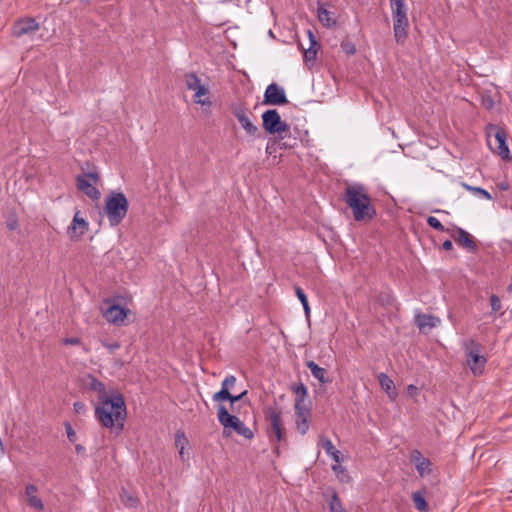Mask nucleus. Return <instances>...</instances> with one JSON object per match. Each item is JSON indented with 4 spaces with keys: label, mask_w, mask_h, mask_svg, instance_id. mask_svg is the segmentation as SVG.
<instances>
[{
    "label": "nucleus",
    "mask_w": 512,
    "mask_h": 512,
    "mask_svg": "<svg viewBox=\"0 0 512 512\" xmlns=\"http://www.w3.org/2000/svg\"><path fill=\"white\" fill-rule=\"evenodd\" d=\"M126 415L125 401L119 392L112 393L110 398L95 405L96 419L105 428L116 429L117 433L123 430Z\"/></svg>",
    "instance_id": "obj_1"
},
{
    "label": "nucleus",
    "mask_w": 512,
    "mask_h": 512,
    "mask_svg": "<svg viewBox=\"0 0 512 512\" xmlns=\"http://www.w3.org/2000/svg\"><path fill=\"white\" fill-rule=\"evenodd\" d=\"M343 199L352 209L356 221L372 219L376 214L375 208L371 204V198L366 188L361 184L347 187Z\"/></svg>",
    "instance_id": "obj_2"
},
{
    "label": "nucleus",
    "mask_w": 512,
    "mask_h": 512,
    "mask_svg": "<svg viewBox=\"0 0 512 512\" xmlns=\"http://www.w3.org/2000/svg\"><path fill=\"white\" fill-rule=\"evenodd\" d=\"M129 202L122 192H111L105 199L104 212L111 227L119 225L126 217Z\"/></svg>",
    "instance_id": "obj_3"
},
{
    "label": "nucleus",
    "mask_w": 512,
    "mask_h": 512,
    "mask_svg": "<svg viewBox=\"0 0 512 512\" xmlns=\"http://www.w3.org/2000/svg\"><path fill=\"white\" fill-rule=\"evenodd\" d=\"M394 38L397 43H403L408 35L409 19L405 0H390Z\"/></svg>",
    "instance_id": "obj_4"
},
{
    "label": "nucleus",
    "mask_w": 512,
    "mask_h": 512,
    "mask_svg": "<svg viewBox=\"0 0 512 512\" xmlns=\"http://www.w3.org/2000/svg\"><path fill=\"white\" fill-rule=\"evenodd\" d=\"M217 419L221 426L223 427L224 434L230 433V431L236 432L238 435L244 437L245 439H252L254 437V433L252 430L247 427L244 422L240 420L239 417L232 415L229 413L228 409L220 404L217 409Z\"/></svg>",
    "instance_id": "obj_5"
},
{
    "label": "nucleus",
    "mask_w": 512,
    "mask_h": 512,
    "mask_svg": "<svg viewBox=\"0 0 512 512\" xmlns=\"http://www.w3.org/2000/svg\"><path fill=\"white\" fill-rule=\"evenodd\" d=\"M463 349L466 356V362L474 375L483 373L487 359L481 355L480 344L474 339H467L463 342Z\"/></svg>",
    "instance_id": "obj_6"
},
{
    "label": "nucleus",
    "mask_w": 512,
    "mask_h": 512,
    "mask_svg": "<svg viewBox=\"0 0 512 512\" xmlns=\"http://www.w3.org/2000/svg\"><path fill=\"white\" fill-rule=\"evenodd\" d=\"M263 128L269 134H278L282 140L289 132V126L286 122L281 120V117L276 109H269L262 114Z\"/></svg>",
    "instance_id": "obj_7"
},
{
    "label": "nucleus",
    "mask_w": 512,
    "mask_h": 512,
    "mask_svg": "<svg viewBox=\"0 0 512 512\" xmlns=\"http://www.w3.org/2000/svg\"><path fill=\"white\" fill-rule=\"evenodd\" d=\"M99 175L96 172L82 173L76 178L77 189L92 200H99L101 193L97 188Z\"/></svg>",
    "instance_id": "obj_8"
},
{
    "label": "nucleus",
    "mask_w": 512,
    "mask_h": 512,
    "mask_svg": "<svg viewBox=\"0 0 512 512\" xmlns=\"http://www.w3.org/2000/svg\"><path fill=\"white\" fill-rule=\"evenodd\" d=\"M185 85L188 90L194 91L193 100L201 106H210L209 88L201 84L200 78L195 73L185 75Z\"/></svg>",
    "instance_id": "obj_9"
},
{
    "label": "nucleus",
    "mask_w": 512,
    "mask_h": 512,
    "mask_svg": "<svg viewBox=\"0 0 512 512\" xmlns=\"http://www.w3.org/2000/svg\"><path fill=\"white\" fill-rule=\"evenodd\" d=\"M488 145L495 151L503 160H510V150L506 143V133L502 129H497L493 138L488 136Z\"/></svg>",
    "instance_id": "obj_10"
},
{
    "label": "nucleus",
    "mask_w": 512,
    "mask_h": 512,
    "mask_svg": "<svg viewBox=\"0 0 512 512\" xmlns=\"http://www.w3.org/2000/svg\"><path fill=\"white\" fill-rule=\"evenodd\" d=\"M294 407L297 430L299 433L304 435L309 429L308 419L311 414L310 408L308 407L306 401H303L302 399H295Z\"/></svg>",
    "instance_id": "obj_11"
},
{
    "label": "nucleus",
    "mask_w": 512,
    "mask_h": 512,
    "mask_svg": "<svg viewBox=\"0 0 512 512\" xmlns=\"http://www.w3.org/2000/svg\"><path fill=\"white\" fill-rule=\"evenodd\" d=\"M264 104L268 105H283L288 103L286 93L283 87L276 83H271L267 86L264 92Z\"/></svg>",
    "instance_id": "obj_12"
},
{
    "label": "nucleus",
    "mask_w": 512,
    "mask_h": 512,
    "mask_svg": "<svg viewBox=\"0 0 512 512\" xmlns=\"http://www.w3.org/2000/svg\"><path fill=\"white\" fill-rule=\"evenodd\" d=\"M265 414L270 424L269 432L275 436L276 441L280 442L283 439L281 411L273 407H268L265 410Z\"/></svg>",
    "instance_id": "obj_13"
},
{
    "label": "nucleus",
    "mask_w": 512,
    "mask_h": 512,
    "mask_svg": "<svg viewBox=\"0 0 512 512\" xmlns=\"http://www.w3.org/2000/svg\"><path fill=\"white\" fill-rule=\"evenodd\" d=\"M89 229V223L80 216L77 211L72 219L71 224L67 228V235L72 241L79 240Z\"/></svg>",
    "instance_id": "obj_14"
},
{
    "label": "nucleus",
    "mask_w": 512,
    "mask_h": 512,
    "mask_svg": "<svg viewBox=\"0 0 512 512\" xmlns=\"http://www.w3.org/2000/svg\"><path fill=\"white\" fill-rule=\"evenodd\" d=\"M102 315L107 322L121 326L124 324L125 318L127 317V310L120 305L113 304L103 310Z\"/></svg>",
    "instance_id": "obj_15"
},
{
    "label": "nucleus",
    "mask_w": 512,
    "mask_h": 512,
    "mask_svg": "<svg viewBox=\"0 0 512 512\" xmlns=\"http://www.w3.org/2000/svg\"><path fill=\"white\" fill-rule=\"evenodd\" d=\"M39 29V24L33 18L20 19L12 27V35L22 37Z\"/></svg>",
    "instance_id": "obj_16"
},
{
    "label": "nucleus",
    "mask_w": 512,
    "mask_h": 512,
    "mask_svg": "<svg viewBox=\"0 0 512 512\" xmlns=\"http://www.w3.org/2000/svg\"><path fill=\"white\" fill-rule=\"evenodd\" d=\"M233 115L236 117L242 128L250 136H255L258 133V127L252 123L247 115L245 108L242 106H235L232 109Z\"/></svg>",
    "instance_id": "obj_17"
},
{
    "label": "nucleus",
    "mask_w": 512,
    "mask_h": 512,
    "mask_svg": "<svg viewBox=\"0 0 512 512\" xmlns=\"http://www.w3.org/2000/svg\"><path fill=\"white\" fill-rule=\"evenodd\" d=\"M410 460L415 465V468L421 477L427 476L431 473V461L428 458L424 457L419 450H413L411 452Z\"/></svg>",
    "instance_id": "obj_18"
},
{
    "label": "nucleus",
    "mask_w": 512,
    "mask_h": 512,
    "mask_svg": "<svg viewBox=\"0 0 512 512\" xmlns=\"http://www.w3.org/2000/svg\"><path fill=\"white\" fill-rule=\"evenodd\" d=\"M414 321L420 331L435 328L440 324V319L438 317L423 313L416 314Z\"/></svg>",
    "instance_id": "obj_19"
},
{
    "label": "nucleus",
    "mask_w": 512,
    "mask_h": 512,
    "mask_svg": "<svg viewBox=\"0 0 512 512\" xmlns=\"http://www.w3.org/2000/svg\"><path fill=\"white\" fill-rule=\"evenodd\" d=\"M87 388L97 393V402L103 401L104 399H108L111 396L107 393L104 383L99 381L92 375L88 376Z\"/></svg>",
    "instance_id": "obj_20"
},
{
    "label": "nucleus",
    "mask_w": 512,
    "mask_h": 512,
    "mask_svg": "<svg viewBox=\"0 0 512 512\" xmlns=\"http://www.w3.org/2000/svg\"><path fill=\"white\" fill-rule=\"evenodd\" d=\"M38 488L34 484H28L25 488L27 496V503L35 510L41 511L44 509V504L40 497L37 496Z\"/></svg>",
    "instance_id": "obj_21"
},
{
    "label": "nucleus",
    "mask_w": 512,
    "mask_h": 512,
    "mask_svg": "<svg viewBox=\"0 0 512 512\" xmlns=\"http://www.w3.org/2000/svg\"><path fill=\"white\" fill-rule=\"evenodd\" d=\"M236 377L234 375H228L221 383V389L214 393L212 400L214 402H220V398L229 397L230 389L235 386Z\"/></svg>",
    "instance_id": "obj_22"
},
{
    "label": "nucleus",
    "mask_w": 512,
    "mask_h": 512,
    "mask_svg": "<svg viewBox=\"0 0 512 512\" xmlns=\"http://www.w3.org/2000/svg\"><path fill=\"white\" fill-rule=\"evenodd\" d=\"M378 381L381 388L385 391L387 396L394 400L398 396L397 390L395 388L393 380L385 373H380L378 375Z\"/></svg>",
    "instance_id": "obj_23"
},
{
    "label": "nucleus",
    "mask_w": 512,
    "mask_h": 512,
    "mask_svg": "<svg viewBox=\"0 0 512 512\" xmlns=\"http://www.w3.org/2000/svg\"><path fill=\"white\" fill-rule=\"evenodd\" d=\"M307 368L310 370L312 376L316 378L320 383L326 384L329 382V378L327 377V371L317 365L314 361L306 362Z\"/></svg>",
    "instance_id": "obj_24"
},
{
    "label": "nucleus",
    "mask_w": 512,
    "mask_h": 512,
    "mask_svg": "<svg viewBox=\"0 0 512 512\" xmlns=\"http://www.w3.org/2000/svg\"><path fill=\"white\" fill-rule=\"evenodd\" d=\"M458 237L455 238L456 242L468 249L469 251H475L477 246L471 239L469 233L462 228H457Z\"/></svg>",
    "instance_id": "obj_25"
},
{
    "label": "nucleus",
    "mask_w": 512,
    "mask_h": 512,
    "mask_svg": "<svg viewBox=\"0 0 512 512\" xmlns=\"http://www.w3.org/2000/svg\"><path fill=\"white\" fill-rule=\"evenodd\" d=\"M310 46L307 49H304V59L305 61H314L317 55L316 46L318 45L317 40L311 30L307 31Z\"/></svg>",
    "instance_id": "obj_26"
},
{
    "label": "nucleus",
    "mask_w": 512,
    "mask_h": 512,
    "mask_svg": "<svg viewBox=\"0 0 512 512\" xmlns=\"http://www.w3.org/2000/svg\"><path fill=\"white\" fill-rule=\"evenodd\" d=\"M321 445L326 454L329 455L335 463H340L341 453L337 450L330 439H321Z\"/></svg>",
    "instance_id": "obj_27"
},
{
    "label": "nucleus",
    "mask_w": 512,
    "mask_h": 512,
    "mask_svg": "<svg viewBox=\"0 0 512 512\" xmlns=\"http://www.w3.org/2000/svg\"><path fill=\"white\" fill-rule=\"evenodd\" d=\"M120 500L122 504L127 508H136L139 504V499L125 489H123L120 494Z\"/></svg>",
    "instance_id": "obj_28"
},
{
    "label": "nucleus",
    "mask_w": 512,
    "mask_h": 512,
    "mask_svg": "<svg viewBox=\"0 0 512 512\" xmlns=\"http://www.w3.org/2000/svg\"><path fill=\"white\" fill-rule=\"evenodd\" d=\"M319 21L326 27H332L336 21L331 17L330 12L323 6L318 7L317 11Z\"/></svg>",
    "instance_id": "obj_29"
},
{
    "label": "nucleus",
    "mask_w": 512,
    "mask_h": 512,
    "mask_svg": "<svg viewBox=\"0 0 512 512\" xmlns=\"http://www.w3.org/2000/svg\"><path fill=\"white\" fill-rule=\"evenodd\" d=\"M412 499L414 502L415 507L422 512H425L428 510V504L425 500L424 493L421 491H415L412 494Z\"/></svg>",
    "instance_id": "obj_30"
},
{
    "label": "nucleus",
    "mask_w": 512,
    "mask_h": 512,
    "mask_svg": "<svg viewBox=\"0 0 512 512\" xmlns=\"http://www.w3.org/2000/svg\"><path fill=\"white\" fill-rule=\"evenodd\" d=\"M295 293L303 306L306 317L309 318L310 317V306H309L306 294L299 286L295 287Z\"/></svg>",
    "instance_id": "obj_31"
},
{
    "label": "nucleus",
    "mask_w": 512,
    "mask_h": 512,
    "mask_svg": "<svg viewBox=\"0 0 512 512\" xmlns=\"http://www.w3.org/2000/svg\"><path fill=\"white\" fill-rule=\"evenodd\" d=\"M329 508L331 512H346V510L343 508L340 498L338 497L337 493H333Z\"/></svg>",
    "instance_id": "obj_32"
},
{
    "label": "nucleus",
    "mask_w": 512,
    "mask_h": 512,
    "mask_svg": "<svg viewBox=\"0 0 512 512\" xmlns=\"http://www.w3.org/2000/svg\"><path fill=\"white\" fill-rule=\"evenodd\" d=\"M175 445L176 447L179 449L181 448V450H185V448L187 447L188 445V440L184 434V432L182 431H177L175 433Z\"/></svg>",
    "instance_id": "obj_33"
},
{
    "label": "nucleus",
    "mask_w": 512,
    "mask_h": 512,
    "mask_svg": "<svg viewBox=\"0 0 512 512\" xmlns=\"http://www.w3.org/2000/svg\"><path fill=\"white\" fill-rule=\"evenodd\" d=\"M464 187L469 190V191H472L474 194H478V195H481L483 198H485L486 200H491L492 199V196L491 194L483 189V188H480V187H473V186H469V185H464Z\"/></svg>",
    "instance_id": "obj_34"
},
{
    "label": "nucleus",
    "mask_w": 512,
    "mask_h": 512,
    "mask_svg": "<svg viewBox=\"0 0 512 512\" xmlns=\"http://www.w3.org/2000/svg\"><path fill=\"white\" fill-rule=\"evenodd\" d=\"M427 223L430 227L436 229L437 231H440V232L446 231L443 224L434 216H429L427 218Z\"/></svg>",
    "instance_id": "obj_35"
},
{
    "label": "nucleus",
    "mask_w": 512,
    "mask_h": 512,
    "mask_svg": "<svg viewBox=\"0 0 512 512\" xmlns=\"http://www.w3.org/2000/svg\"><path fill=\"white\" fill-rule=\"evenodd\" d=\"M494 104H495V102H494V100H493L491 95L486 94V93H483L481 95V105L484 108L490 110V109H492L494 107Z\"/></svg>",
    "instance_id": "obj_36"
},
{
    "label": "nucleus",
    "mask_w": 512,
    "mask_h": 512,
    "mask_svg": "<svg viewBox=\"0 0 512 512\" xmlns=\"http://www.w3.org/2000/svg\"><path fill=\"white\" fill-rule=\"evenodd\" d=\"M294 392L296 393V399H302L306 401L305 398L307 396V387L304 384H300L294 388Z\"/></svg>",
    "instance_id": "obj_37"
},
{
    "label": "nucleus",
    "mask_w": 512,
    "mask_h": 512,
    "mask_svg": "<svg viewBox=\"0 0 512 512\" xmlns=\"http://www.w3.org/2000/svg\"><path fill=\"white\" fill-rule=\"evenodd\" d=\"M65 430L69 441L74 443L77 440V435L70 423H65Z\"/></svg>",
    "instance_id": "obj_38"
},
{
    "label": "nucleus",
    "mask_w": 512,
    "mask_h": 512,
    "mask_svg": "<svg viewBox=\"0 0 512 512\" xmlns=\"http://www.w3.org/2000/svg\"><path fill=\"white\" fill-rule=\"evenodd\" d=\"M73 409H74L75 413H77L79 415H83L87 411L86 405L81 401L74 402Z\"/></svg>",
    "instance_id": "obj_39"
},
{
    "label": "nucleus",
    "mask_w": 512,
    "mask_h": 512,
    "mask_svg": "<svg viewBox=\"0 0 512 512\" xmlns=\"http://www.w3.org/2000/svg\"><path fill=\"white\" fill-rule=\"evenodd\" d=\"M491 308L493 312H497L501 309V301L497 295H492L490 298Z\"/></svg>",
    "instance_id": "obj_40"
},
{
    "label": "nucleus",
    "mask_w": 512,
    "mask_h": 512,
    "mask_svg": "<svg viewBox=\"0 0 512 512\" xmlns=\"http://www.w3.org/2000/svg\"><path fill=\"white\" fill-rule=\"evenodd\" d=\"M241 399H242V395H232L229 392V397L220 398V402L221 401H229L231 403V405H233L234 403L240 401Z\"/></svg>",
    "instance_id": "obj_41"
},
{
    "label": "nucleus",
    "mask_w": 512,
    "mask_h": 512,
    "mask_svg": "<svg viewBox=\"0 0 512 512\" xmlns=\"http://www.w3.org/2000/svg\"><path fill=\"white\" fill-rule=\"evenodd\" d=\"M63 344L65 345H79L81 344V340L80 338L78 337H69V338H64L62 340Z\"/></svg>",
    "instance_id": "obj_42"
},
{
    "label": "nucleus",
    "mask_w": 512,
    "mask_h": 512,
    "mask_svg": "<svg viewBox=\"0 0 512 512\" xmlns=\"http://www.w3.org/2000/svg\"><path fill=\"white\" fill-rule=\"evenodd\" d=\"M103 346L105 348H107L110 352H114L115 350L120 348V344L118 342H112V343L103 342Z\"/></svg>",
    "instance_id": "obj_43"
},
{
    "label": "nucleus",
    "mask_w": 512,
    "mask_h": 512,
    "mask_svg": "<svg viewBox=\"0 0 512 512\" xmlns=\"http://www.w3.org/2000/svg\"><path fill=\"white\" fill-rule=\"evenodd\" d=\"M332 469L337 475L345 473V469L341 465H339V463L333 465Z\"/></svg>",
    "instance_id": "obj_44"
},
{
    "label": "nucleus",
    "mask_w": 512,
    "mask_h": 512,
    "mask_svg": "<svg viewBox=\"0 0 512 512\" xmlns=\"http://www.w3.org/2000/svg\"><path fill=\"white\" fill-rule=\"evenodd\" d=\"M7 227L9 228V230H15L18 227L17 220L16 219L9 220L7 222Z\"/></svg>",
    "instance_id": "obj_45"
},
{
    "label": "nucleus",
    "mask_w": 512,
    "mask_h": 512,
    "mask_svg": "<svg viewBox=\"0 0 512 512\" xmlns=\"http://www.w3.org/2000/svg\"><path fill=\"white\" fill-rule=\"evenodd\" d=\"M442 247L445 251H450L453 247V244L450 240H445L442 244Z\"/></svg>",
    "instance_id": "obj_46"
},
{
    "label": "nucleus",
    "mask_w": 512,
    "mask_h": 512,
    "mask_svg": "<svg viewBox=\"0 0 512 512\" xmlns=\"http://www.w3.org/2000/svg\"><path fill=\"white\" fill-rule=\"evenodd\" d=\"M417 390V387L412 384L407 387V391L410 395L416 394Z\"/></svg>",
    "instance_id": "obj_47"
},
{
    "label": "nucleus",
    "mask_w": 512,
    "mask_h": 512,
    "mask_svg": "<svg viewBox=\"0 0 512 512\" xmlns=\"http://www.w3.org/2000/svg\"><path fill=\"white\" fill-rule=\"evenodd\" d=\"M277 141H274L273 144L268 143L266 146V152L271 154L273 152V145L276 144Z\"/></svg>",
    "instance_id": "obj_48"
},
{
    "label": "nucleus",
    "mask_w": 512,
    "mask_h": 512,
    "mask_svg": "<svg viewBox=\"0 0 512 512\" xmlns=\"http://www.w3.org/2000/svg\"><path fill=\"white\" fill-rule=\"evenodd\" d=\"M75 449L78 453L83 452L85 450L84 447L80 444L76 445Z\"/></svg>",
    "instance_id": "obj_49"
},
{
    "label": "nucleus",
    "mask_w": 512,
    "mask_h": 512,
    "mask_svg": "<svg viewBox=\"0 0 512 512\" xmlns=\"http://www.w3.org/2000/svg\"><path fill=\"white\" fill-rule=\"evenodd\" d=\"M508 187H509V186H508V184H507V183H501V184H499V188H500L501 190H507V189H508Z\"/></svg>",
    "instance_id": "obj_50"
},
{
    "label": "nucleus",
    "mask_w": 512,
    "mask_h": 512,
    "mask_svg": "<svg viewBox=\"0 0 512 512\" xmlns=\"http://www.w3.org/2000/svg\"><path fill=\"white\" fill-rule=\"evenodd\" d=\"M179 456L182 460H185V450H181V448H179Z\"/></svg>",
    "instance_id": "obj_51"
},
{
    "label": "nucleus",
    "mask_w": 512,
    "mask_h": 512,
    "mask_svg": "<svg viewBox=\"0 0 512 512\" xmlns=\"http://www.w3.org/2000/svg\"><path fill=\"white\" fill-rule=\"evenodd\" d=\"M62 2L65 3V4H69V3L72 2V0H62Z\"/></svg>",
    "instance_id": "obj_52"
},
{
    "label": "nucleus",
    "mask_w": 512,
    "mask_h": 512,
    "mask_svg": "<svg viewBox=\"0 0 512 512\" xmlns=\"http://www.w3.org/2000/svg\"><path fill=\"white\" fill-rule=\"evenodd\" d=\"M247 394V391H243L242 393H240L239 395H242V398Z\"/></svg>",
    "instance_id": "obj_53"
},
{
    "label": "nucleus",
    "mask_w": 512,
    "mask_h": 512,
    "mask_svg": "<svg viewBox=\"0 0 512 512\" xmlns=\"http://www.w3.org/2000/svg\"><path fill=\"white\" fill-rule=\"evenodd\" d=\"M81 2H82V3H86V2H88V0H81Z\"/></svg>",
    "instance_id": "obj_54"
}]
</instances>
